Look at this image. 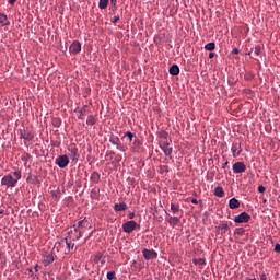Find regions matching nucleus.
Returning a JSON list of instances; mask_svg holds the SVG:
<instances>
[{
  "label": "nucleus",
  "mask_w": 280,
  "mask_h": 280,
  "mask_svg": "<svg viewBox=\"0 0 280 280\" xmlns=\"http://www.w3.org/2000/svg\"><path fill=\"white\" fill-rule=\"evenodd\" d=\"M218 229L220 231H222L223 233H226V231H229V229H230L229 223H221V224H219Z\"/></svg>",
  "instance_id": "cd10ccee"
},
{
  "label": "nucleus",
  "mask_w": 280,
  "mask_h": 280,
  "mask_svg": "<svg viewBox=\"0 0 280 280\" xmlns=\"http://www.w3.org/2000/svg\"><path fill=\"white\" fill-rule=\"evenodd\" d=\"M135 229H137V221L131 220L122 224L124 233H132Z\"/></svg>",
  "instance_id": "7ed1b4c3"
},
{
  "label": "nucleus",
  "mask_w": 280,
  "mask_h": 280,
  "mask_svg": "<svg viewBox=\"0 0 280 280\" xmlns=\"http://www.w3.org/2000/svg\"><path fill=\"white\" fill-rule=\"evenodd\" d=\"M109 142H112L113 145H116L117 150H120L121 152H125L126 149L121 145V141L119 140V137H110Z\"/></svg>",
  "instance_id": "9b49d317"
},
{
  "label": "nucleus",
  "mask_w": 280,
  "mask_h": 280,
  "mask_svg": "<svg viewBox=\"0 0 280 280\" xmlns=\"http://www.w3.org/2000/svg\"><path fill=\"white\" fill-rule=\"evenodd\" d=\"M171 211L173 213H178V211H180V206H178V203H171Z\"/></svg>",
  "instance_id": "bb28decb"
},
{
  "label": "nucleus",
  "mask_w": 280,
  "mask_h": 280,
  "mask_svg": "<svg viewBox=\"0 0 280 280\" xmlns=\"http://www.w3.org/2000/svg\"><path fill=\"white\" fill-rule=\"evenodd\" d=\"M98 8L100 10H106L108 8V0H100Z\"/></svg>",
  "instance_id": "b1692460"
},
{
  "label": "nucleus",
  "mask_w": 280,
  "mask_h": 280,
  "mask_svg": "<svg viewBox=\"0 0 280 280\" xmlns=\"http://www.w3.org/2000/svg\"><path fill=\"white\" fill-rule=\"evenodd\" d=\"M244 233H246V230H244V228H237L235 230L236 235H244Z\"/></svg>",
  "instance_id": "2f4dec72"
},
{
  "label": "nucleus",
  "mask_w": 280,
  "mask_h": 280,
  "mask_svg": "<svg viewBox=\"0 0 280 280\" xmlns=\"http://www.w3.org/2000/svg\"><path fill=\"white\" fill-rule=\"evenodd\" d=\"M119 16H115L113 23H118Z\"/></svg>",
  "instance_id": "37998d69"
},
{
  "label": "nucleus",
  "mask_w": 280,
  "mask_h": 280,
  "mask_svg": "<svg viewBox=\"0 0 280 280\" xmlns=\"http://www.w3.org/2000/svg\"><path fill=\"white\" fill-rule=\"evenodd\" d=\"M110 5H113V8L117 7V0H110Z\"/></svg>",
  "instance_id": "ea45409f"
},
{
  "label": "nucleus",
  "mask_w": 280,
  "mask_h": 280,
  "mask_svg": "<svg viewBox=\"0 0 280 280\" xmlns=\"http://www.w3.org/2000/svg\"><path fill=\"white\" fill-rule=\"evenodd\" d=\"M69 51L74 55L80 54L82 51V44L80 42H73L69 47Z\"/></svg>",
  "instance_id": "9d476101"
},
{
  "label": "nucleus",
  "mask_w": 280,
  "mask_h": 280,
  "mask_svg": "<svg viewBox=\"0 0 280 280\" xmlns=\"http://www.w3.org/2000/svg\"><path fill=\"white\" fill-rule=\"evenodd\" d=\"M233 54H240V49L234 48V49H233Z\"/></svg>",
  "instance_id": "49530a36"
},
{
  "label": "nucleus",
  "mask_w": 280,
  "mask_h": 280,
  "mask_svg": "<svg viewBox=\"0 0 280 280\" xmlns=\"http://www.w3.org/2000/svg\"><path fill=\"white\" fill-rule=\"evenodd\" d=\"M26 180H27V183H31V180H32V177H27V179H26Z\"/></svg>",
  "instance_id": "09e8293b"
},
{
  "label": "nucleus",
  "mask_w": 280,
  "mask_h": 280,
  "mask_svg": "<svg viewBox=\"0 0 280 280\" xmlns=\"http://www.w3.org/2000/svg\"><path fill=\"white\" fill-rule=\"evenodd\" d=\"M90 196L92 200H97V198H100V188L92 189Z\"/></svg>",
  "instance_id": "412c9836"
},
{
  "label": "nucleus",
  "mask_w": 280,
  "mask_h": 280,
  "mask_svg": "<svg viewBox=\"0 0 280 280\" xmlns=\"http://www.w3.org/2000/svg\"><path fill=\"white\" fill-rule=\"evenodd\" d=\"M234 222H236V224L250 222V217L248 213L242 212L241 214H238L234 218Z\"/></svg>",
  "instance_id": "423d86ee"
},
{
  "label": "nucleus",
  "mask_w": 280,
  "mask_h": 280,
  "mask_svg": "<svg viewBox=\"0 0 280 280\" xmlns=\"http://www.w3.org/2000/svg\"><path fill=\"white\" fill-rule=\"evenodd\" d=\"M56 258L54 257V254H48L44 256L43 264L45 267L49 266L50 264H54Z\"/></svg>",
  "instance_id": "4468645a"
},
{
  "label": "nucleus",
  "mask_w": 280,
  "mask_h": 280,
  "mask_svg": "<svg viewBox=\"0 0 280 280\" xmlns=\"http://www.w3.org/2000/svg\"><path fill=\"white\" fill-rule=\"evenodd\" d=\"M250 54H253L254 56H259V54H261V46H256L255 48H253L249 55Z\"/></svg>",
  "instance_id": "a878e982"
},
{
  "label": "nucleus",
  "mask_w": 280,
  "mask_h": 280,
  "mask_svg": "<svg viewBox=\"0 0 280 280\" xmlns=\"http://www.w3.org/2000/svg\"><path fill=\"white\" fill-rule=\"evenodd\" d=\"M258 191H259V194H264V191H266V187L265 186H259Z\"/></svg>",
  "instance_id": "4c0bfd02"
},
{
  "label": "nucleus",
  "mask_w": 280,
  "mask_h": 280,
  "mask_svg": "<svg viewBox=\"0 0 280 280\" xmlns=\"http://www.w3.org/2000/svg\"><path fill=\"white\" fill-rule=\"evenodd\" d=\"M275 253H280V244L279 243H277L275 245Z\"/></svg>",
  "instance_id": "58836bf2"
},
{
  "label": "nucleus",
  "mask_w": 280,
  "mask_h": 280,
  "mask_svg": "<svg viewBox=\"0 0 280 280\" xmlns=\"http://www.w3.org/2000/svg\"><path fill=\"white\" fill-rule=\"evenodd\" d=\"M52 196L56 198V199H58V198H60V196H59V194H52Z\"/></svg>",
  "instance_id": "de8ad7c7"
},
{
  "label": "nucleus",
  "mask_w": 280,
  "mask_h": 280,
  "mask_svg": "<svg viewBox=\"0 0 280 280\" xmlns=\"http://www.w3.org/2000/svg\"><path fill=\"white\" fill-rule=\"evenodd\" d=\"M35 270L38 271V266L35 267Z\"/></svg>",
  "instance_id": "603ef678"
},
{
  "label": "nucleus",
  "mask_w": 280,
  "mask_h": 280,
  "mask_svg": "<svg viewBox=\"0 0 280 280\" xmlns=\"http://www.w3.org/2000/svg\"><path fill=\"white\" fill-rule=\"evenodd\" d=\"M128 209V205H126V202H121V203H115L114 205V211L118 212V211H126Z\"/></svg>",
  "instance_id": "2eb2a0df"
},
{
  "label": "nucleus",
  "mask_w": 280,
  "mask_h": 280,
  "mask_svg": "<svg viewBox=\"0 0 280 280\" xmlns=\"http://www.w3.org/2000/svg\"><path fill=\"white\" fill-rule=\"evenodd\" d=\"M206 51H213L215 49V43L211 42L205 46Z\"/></svg>",
  "instance_id": "393cba45"
},
{
  "label": "nucleus",
  "mask_w": 280,
  "mask_h": 280,
  "mask_svg": "<svg viewBox=\"0 0 280 280\" xmlns=\"http://www.w3.org/2000/svg\"><path fill=\"white\" fill-rule=\"evenodd\" d=\"M2 213H4V211H3V210H0V215H2Z\"/></svg>",
  "instance_id": "3c124183"
},
{
  "label": "nucleus",
  "mask_w": 280,
  "mask_h": 280,
  "mask_svg": "<svg viewBox=\"0 0 280 280\" xmlns=\"http://www.w3.org/2000/svg\"><path fill=\"white\" fill-rule=\"evenodd\" d=\"M63 241L67 245L68 250H71L72 248H74L75 243H73V242H75V240H73V236H71V234L66 236Z\"/></svg>",
  "instance_id": "ddd939ff"
},
{
  "label": "nucleus",
  "mask_w": 280,
  "mask_h": 280,
  "mask_svg": "<svg viewBox=\"0 0 280 280\" xmlns=\"http://www.w3.org/2000/svg\"><path fill=\"white\" fill-rule=\"evenodd\" d=\"M89 221L86 219H83L81 221H78L77 224L73 225L74 229V238L73 240H80L82 237L83 233H86V229L89 228Z\"/></svg>",
  "instance_id": "f257e3e1"
},
{
  "label": "nucleus",
  "mask_w": 280,
  "mask_h": 280,
  "mask_svg": "<svg viewBox=\"0 0 280 280\" xmlns=\"http://www.w3.org/2000/svg\"><path fill=\"white\" fill-rule=\"evenodd\" d=\"M56 165H58V167H61V168L67 167V165H69V156H67V155H59L56 159Z\"/></svg>",
  "instance_id": "6e6552de"
},
{
  "label": "nucleus",
  "mask_w": 280,
  "mask_h": 280,
  "mask_svg": "<svg viewBox=\"0 0 280 280\" xmlns=\"http://www.w3.org/2000/svg\"><path fill=\"white\" fill-rule=\"evenodd\" d=\"M192 205H198V199H191Z\"/></svg>",
  "instance_id": "a18cd8bd"
},
{
  "label": "nucleus",
  "mask_w": 280,
  "mask_h": 280,
  "mask_svg": "<svg viewBox=\"0 0 280 280\" xmlns=\"http://www.w3.org/2000/svg\"><path fill=\"white\" fill-rule=\"evenodd\" d=\"M71 235V237H72V240H74L75 238V235H78V232H75V228H73V230H71L69 233H68V235Z\"/></svg>",
  "instance_id": "f704fd0d"
},
{
  "label": "nucleus",
  "mask_w": 280,
  "mask_h": 280,
  "mask_svg": "<svg viewBox=\"0 0 280 280\" xmlns=\"http://www.w3.org/2000/svg\"><path fill=\"white\" fill-rule=\"evenodd\" d=\"M107 279L108 280H115L117 277L115 276V271L107 272Z\"/></svg>",
  "instance_id": "473e14b6"
},
{
  "label": "nucleus",
  "mask_w": 280,
  "mask_h": 280,
  "mask_svg": "<svg viewBox=\"0 0 280 280\" xmlns=\"http://www.w3.org/2000/svg\"><path fill=\"white\" fill-rule=\"evenodd\" d=\"M20 174L18 172L14 173V176H19Z\"/></svg>",
  "instance_id": "8fccbe9b"
},
{
  "label": "nucleus",
  "mask_w": 280,
  "mask_h": 280,
  "mask_svg": "<svg viewBox=\"0 0 280 280\" xmlns=\"http://www.w3.org/2000/svg\"><path fill=\"white\" fill-rule=\"evenodd\" d=\"M142 255L147 261H150L151 259H156L158 254L154 252V249H147L144 248L142 250Z\"/></svg>",
  "instance_id": "1a4fd4ad"
},
{
  "label": "nucleus",
  "mask_w": 280,
  "mask_h": 280,
  "mask_svg": "<svg viewBox=\"0 0 280 280\" xmlns=\"http://www.w3.org/2000/svg\"><path fill=\"white\" fill-rule=\"evenodd\" d=\"M68 156L72 160V161H78V159H80V153H78V148L75 145H70L68 148Z\"/></svg>",
  "instance_id": "0eeeda50"
},
{
  "label": "nucleus",
  "mask_w": 280,
  "mask_h": 280,
  "mask_svg": "<svg viewBox=\"0 0 280 280\" xmlns=\"http://www.w3.org/2000/svg\"><path fill=\"white\" fill-rule=\"evenodd\" d=\"M52 124H54V126H56L57 128H60L61 121H60L59 118H55V119H52Z\"/></svg>",
  "instance_id": "72a5a7b5"
},
{
  "label": "nucleus",
  "mask_w": 280,
  "mask_h": 280,
  "mask_svg": "<svg viewBox=\"0 0 280 280\" xmlns=\"http://www.w3.org/2000/svg\"><path fill=\"white\" fill-rule=\"evenodd\" d=\"M0 25H2V27H8L10 25V21H8V15L0 13Z\"/></svg>",
  "instance_id": "dca6fc26"
},
{
  "label": "nucleus",
  "mask_w": 280,
  "mask_h": 280,
  "mask_svg": "<svg viewBox=\"0 0 280 280\" xmlns=\"http://www.w3.org/2000/svg\"><path fill=\"white\" fill-rule=\"evenodd\" d=\"M168 73L171 75H178L180 73V68L178 67V65H173L170 70Z\"/></svg>",
  "instance_id": "f3484780"
},
{
  "label": "nucleus",
  "mask_w": 280,
  "mask_h": 280,
  "mask_svg": "<svg viewBox=\"0 0 280 280\" xmlns=\"http://www.w3.org/2000/svg\"><path fill=\"white\" fill-rule=\"evenodd\" d=\"M19 178L21 177L4 176L1 180V185H4L5 187H15L16 183H19Z\"/></svg>",
  "instance_id": "f03ea898"
},
{
  "label": "nucleus",
  "mask_w": 280,
  "mask_h": 280,
  "mask_svg": "<svg viewBox=\"0 0 280 280\" xmlns=\"http://www.w3.org/2000/svg\"><path fill=\"white\" fill-rule=\"evenodd\" d=\"M84 113H86V109H81L80 110V116L78 117V119H84Z\"/></svg>",
  "instance_id": "c9c22d12"
},
{
  "label": "nucleus",
  "mask_w": 280,
  "mask_h": 280,
  "mask_svg": "<svg viewBox=\"0 0 280 280\" xmlns=\"http://www.w3.org/2000/svg\"><path fill=\"white\" fill-rule=\"evenodd\" d=\"M128 218H129V220H133V218H135V212L129 213Z\"/></svg>",
  "instance_id": "79ce46f5"
},
{
  "label": "nucleus",
  "mask_w": 280,
  "mask_h": 280,
  "mask_svg": "<svg viewBox=\"0 0 280 280\" xmlns=\"http://www.w3.org/2000/svg\"><path fill=\"white\" fill-rule=\"evenodd\" d=\"M232 170L234 174H244L246 172V164L244 162H236L233 164Z\"/></svg>",
  "instance_id": "39448f33"
},
{
  "label": "nucleus",
  "mask_w": 280,
  "mask_h": 280,
  "mask_svg": "<svg viewBox=\"0 0 280 280\" xmlns=\"http://www.w3.org/2000/svg\"><path fill=\"white\" fill-rule=\"evenodd\" d=\"M215 57V52H210L209 54V58L211 59V58H214Z\"/></svg>",
  "instance_id": "c03bdc74"
},
{
  "label": "nucleus",
  "mask_w": 280,
  "mask_h": 280,
  "mask_svg": "<svg viewBox=\"0 0 280 280\" xmlns=\"http://www.w3.org/2000/svg\"><path fill=\"white\" fill-rule=\"evenodd\" d=\"M91 180H93V183H100V176H91Z\"/></svg>",
  "instance_id": "e433bc0d"
},
{
  "label": "nucleus",
  "mask_w": 280,
  "mask_h": 280,
  "mask_svg": "<svg viewBox=\"0 0 280 280\" xmlns=\"http://www.w3.org/2000/svg\"><path fill=\"white\" fill-rule=\"evenodd\" d=\"M230 209H240V200L232 198L229 201Z\"/></svg>",
  "instance_id": "6ab92c4d"
},
{
  "label": "nucleus",
  "mask_w": 280,
  "mask_h": 280,
  "mask_svg": "<svg viewBox=\"0 0 280 280\" xmlns=\"http://www.w3.org/2000/svg\"><path fill=\"white\" fill-rule=\"evenodd\" d=\"M8 3H9L10 5H14V3H16V0H8Z\"/></svg>",
  "instance_id": "a19ab883"
},
{
  "label": "nucleus",
  "mask_w": 280,
  "mask_h": 280,
  "mask_svg": "<svg viewBox=\"0 0 280 280\" xmlns=\"http://www.w3.org/2000/svg\"><path fill=\"white\" fill-rule=\"evenodd\" d=\"M126 137H127V139L129 140V143H131L132 139H135V133H132V132H130V131H127V132L124 135L122 139H126Z\"/></svg>",
  "instance_id": "c756f323"
},
{
  "label": "nucleus",
  "mask_w": 280,
  "mask_h": 280,
  "mask_svg": "<svg viewBox=\"0 0 280 280\" xmlns=\"http://www.w3.org/2000/svg\"><path fill=\"white\" fill-rule=\"evenodd\" d=\"M160 148L164 152L165 156H172V147H170V143L162 142Z\"/></svg>",
  "instance_id": "f8f14e48"
},
{
  "label": "nucleus",
  "mask_w": 280,
  "mask_h": 280,
  "mask_svg": "<svg viewBox=\"0 0 280 280\" xmlns=\"http://www.w3.org/2000/svg\"><path fill=\"white\" fill-rule=\"evenodd\" d=\"M170 224H172L173 226H176L178 224H180V219H178L177 217H171L168 220Z\"/></svg>",
  "instance_id": "4be33fe9"
},
{
  "label": "nucleus",
  "mask_w": 280,
  "mask_h": 280,
  "mask_svg": "<svg viewBox=\"0 0 280 280\" xmlns=\"http://www.w3.org/2000/svg\"><path fill=\"white\" fill-rule=\"evenodd\" d=\"M104 257V254H102V253H96V255H95V257H94V261L96 262V264H100V261H102V264L104 262V260H102V258Z\"/></svg>",
  "instance_id": "c85d7f7f"
},
{
  "label": "nucleus",
  "mask_w": 280,
  "mask_h": 280,
  "mask_svg": "<svg viewBox=\"0 0 280 280\" xmlns=\"http://www.w3.org/2000/svg\"><path fill=\"white\" fill-rule=\"evenodd\" d=\"M21 139H24L25 141H32L34 136L30 132L21 131Z\"/></svg>",
  "instance_id": "aec40b11"
},
{
  "label": "nucleus",
  "mask_w": 280,
  "mask_h": 280,
  "mask_svg": "<svg viewBox=\"0 0 280 280\" xmlns=\"http://www.w3.org/2000/svg\"><path fill=\"white\" fill-rule=\"evenodd\" d=\"M231 152L234 159H237L240 154H242V143L241 142H233Z\"/></svg>",
  "instance_id": "20e7f679"
},
{
  "label": "nucleus",
  "mask_w": 280,
  "mask_h": 280,
  "mask_svg": "<svg viewBox=\"0 0 280 280\" xmlns=\"http://www.w3.org/2000/svg\"><path fill=\"white\" fill-rule=\"evenodd\" d=\"M88 126H95V117L93 115H90L86 119Z\"/></svg>",
  "instance_id": "7c9ffc66"
},
{
  "label": "nucleus",
  "mask_w": 280,
  "mask_h": 280,
  "mask_svg": "<svg viewBox=\"0 0 280 280\" xmlns=\"http://www.w3.org/2000/svg\"><path fill=\"white\" fill-rule=\"evenodd\" d=\"M192 262L195 264V266H205L207 264V260H205V258H197L194 259Z\"/></svg>",
  "instance_id": "5701e85b"
},
{
  "label": "nucleus",
  "mask_w": 280,
  "mask_h": 280,
  "mask_svg": "<svg viewBox=\"0 0 280 280\" xmlns=\"http://www.w3.org/2000/svg\"><path fill=\"white\" fill-rule=\"evenodd\" d=\"M214 196H217V198H224V188L217 186L214 188Z\"/></svg>",
  "instance_id": "a211bd4d"
}]
</instances>
